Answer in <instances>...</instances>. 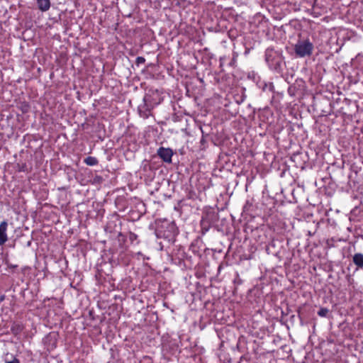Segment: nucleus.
<instances>
[{"instance_id": "nucleus-3", "label": "nucleus", "mask_w": 363, "mask_h": 363, "mask_svg": "<svg viewBox=\"0 0 363 363\" xmlns=\"http://www.w3.org/2000/svg\"><path fill=\"white\" fill-rule=\"evenodd\" d=\"M157 153L163 162L167 163L172 162V157L173 155V151L172 149L161 147L157 150Z\"/></svg>"}, {"instance_id": "nucleus-4", "label": "nucleus", "mask_w": 363, "mask_h": 363, "mask_svg": "<svg viewBox=\"0 0 363 363\" xmlns=\"http://www.w3.org/2000/svg\"><path fill=\"white\" fill-rule=\"evenodd\" d=\"M8 223L6 220L2 221L0 223V245H3L8 240L6 230Z\"/></svg>"}, {"instance_id": "nucleus-5", "label": "nucleus", "mask_w": 363, "mask_h": 363, "mask_svg": "<svg viewBox=\"0 0 363 363\" xmlns=\"http://www.w3.org/2000/svg\"><path fill=\"white\" fill-rule=\"evenodd\" d=\"M38 9L41 11H46L49 10L50 7V0H37Z\"/></svg>"}, {"instance_id": "nucleus-10", "label": "nucleus", "mask_w": 363, "mask_h": 363, "mask_svg": "<svg viewBox=\"0 0 363 363\" xmlns=\"http://www.w3.org/2000/svg\"><path fill=\"white\" fill-rule=\"evenodd\" d=\"M329 312V310L326 308H321L318 311V315L319 316H321V317H325L328 313Z\"/></svg>"}, {"instance_id": "nucleus-15", "label": "nucleus", "mask_w": 363, "mask_h": 363, "mask_svg": "<svg viewBox=\"0 0 363 363\" xmlns=\"http://www.w3.org/2000/svg\"><path fill=\"white\" fill-rule=\"evenodd\" d=\"M26 169V165L23 164L18 169L19 172H25Z\"/></svg>"}, {"instance_id": "nucleus-7", "label": "nucleus", "mask_w": 363, "mask_h": 363, "mask_svg": "<svg viewBox=\"0 0 363 363\" xmlns=\"http://www.w3.org/2000/svg\"><path fill=\"white\" fill-rule=\"evenodd\" d=\"M84 162L89 166H94L98 164V160L94 157H87L84 159Z\"/></svg>"}, {"instance_id": "nucleus-16", "label": "nucleus", "mask_w": 363, "mask_h": 363, "mask_svg": "<svg viewBox=\"0 0 363 363\" xmlns=\"http://www.w3.org/2000/svg\"><path fill=\"white\" fill-rule=\"evenodd\" d=\"M5 299V295L0 296V303L4 301Z\"/></svg>"}, {"instance_id": "nucleus-13", "label": "nucleus", "mask_w": 363, "mask_h": 363, "mask_svg": "<svg viewBox=\"0 0 363 363\" xmlns=\"http://www.w3.org/2000/svg\"><path fill=\"white\" fill-rule=\"evenodd\" d=\"M6 363H20V361L18 359L13 357L12 360L6 361Z\"/></svg>"}, {"instance_id": "nucleus-6", "label": "nucleus", "mask_w": 363, "mask_h": 363, "mask_svg": "<svg viewBox=\"0 0 363 363\" xmlns=\"http://www.w3.org/2000/svg\"><path fill=\"white\" fill-rule=\"evenodd\" d=\"M354 264L359 268L363 267V254L356 253L353 256Z\"/></svg>"}, {"instance_id": "nucleus-9", "label": "nucleus", "mask_w": 363, "mask_h": 363, "mask_svg": "<svg viewBox=\"0 0 363 363\" xmlns=\"http://www.w3.org/2000/svg\"><path fill=\"white\" fill-rule=\"evenodd\" d=\"M104 179L101 176L99 175H95L92 178V183L94 184H100L103 182Z\"/></svg>"}, {"instance_id": "nucleus-2", "label": "nucleus", "mask_w": 363, "mask_h": 363, "mask_svg": "<svg viewBox=\"0 0 363 363\" xmlns=\"http://www.w3.org/2000/svg\"><path fill=\"white\" fill-rule=\"evenodd\" d=\"M154 108V105L151 102V96L145 94L143 98V103L138 106V112L140 117L147 118L151 116V111Z\"/></svg>"}, {"instance_id": "nucleus-14", "label": "nucleus", "mask_w": 363, "mask_h": 363, "mask_svg": "<svg viewBox=\"0 0 363 363\" xmlns=\"http://www.w3.org/2000/svg\"><path fill=\"white\" fill-rule=\"evenodd\" d=\"M29 109V106L28 104H25L22 108L23 112H27Z\"/></svg>"}, {"instance_id": "nucleus-1", "label": "nucleus", "mask_w": 363, "mask_h": 363, "mask_svg": "<svg viewBox=\"0 0 363 363\" xmlns=\"http://www.w3.org/2000/svg\"><path fill=\"white\" fill-rule=\"evenodd\" d=\"M313 50V45L308 40H298L294 46L295 53L299 57L311 56Z\"/></svg>"}, {"instance_id": "nucleus-11", "label": "nucleus", "mask_w": 363, "mask_h": 363, "mask_svg": "<svg viewBox=\"0 0 363 363\" xmlns=\"http://www.w3.org/2000/svg\"><path fill=\"white\" fill-rule=\"evenodd\" d=\"M138 238V235L134 233L130 232L129 234V240L131 242H133Z\"/></svg>"}, {"instance_id": "nucleus-18", "label": "nucleus", "mask_w": 363, "mask_h": 363, "mask_svg": "<svg viewBox=\"0 0 363 363\" xmlns=\"http://www.w3.org/2000/svg\"><path fill=\"white\" fill-rule=\"evenodd\" d=\"M204 222H205V221H204V220H203H203H201V225H203Z\"/></svg>"}, {"instance_id": "nucleus-12", "label": "nucleus", "mask_w": 363, "mask_h": 363, "mask_svg": "<svg viewBox=\"0 0 363 363\" xmlns=\"http://www.w3.org/2000/svg\"><path fill=\"white\" fill-rule=\"evenodd\" d=\"M145 62V59L143 57H138L135 61L137 65L143 64Z\"/></svg>"}, {"instance_id": "nucleus-8", "label": "nucleus", "mask_w": 363, "mask_h": 363, "mask_svg": "<svg viewBox=\"0 0 363 363\" xmlns=\"http://www.w3.org/2000/svg\"><path fill=\"white\" fill-rule=\"evenodd\" d=\"M23 330V327L22 325H19V324H16V325H13L12 327H11V332L14 334V335H17L19 333H21Z\"/></svg>"}, {"instance_id": "nucleus-17", "label": "nucleus", "mask_w": 363, "mask_h": 363, "mask_svg": "<svg viewBox=\"0 0 363 363\" xmlns=\"http://www.w3.org/2000/svg\"><path fill=\"white\" fill-rule=\"evenodd\" d=\"M118 236H119V237H123V238H124L123 235L121 233H118Z\"/></svg>"}, {"instance_id": "nucleus-19", "label": "nucleus", "mask_w": 363, "mask_h": 363, "mask_svg": "<svg viewBox=\"0 0 363 363\" xmlns=\"http://www.w3.org/2000/svg\"><path fill=\"white\" fill-rule=\"evenodd\" d=\"M17 267L16 265H14V266H13V265H11V267H13V268H15V267Z\"/></svg>"}]
</instances>
